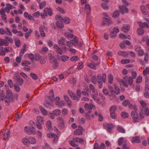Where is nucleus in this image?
Wrapping results in <instances>:
<instances>
[{"label":"nucleus","mask_w":149,"mask_h":149,"mask_svg":"<svg viewBox=\"0 0 149 149\" xmlns=\"http://www.w3.org/2000/svg\"><path fill=\"white\" fill-rule=\"evenodd\" d=\"M91 81L94 84H97V79L95 76H93L91 78Z\"/></svg>","instance_id":"13d9d810"},{"label":"nucleus","mask_w":149,"mask_h":149,"mask_svg":"<svg viewBox=\"0 0 149 149\" xmlns=\"http://www.w3.org/2000/svg\"><path fill=\"white\" fill-rule=\"evenodd\" d=\"M119 15V12L118 10H116L113 13V17L116 18L118 17Z\"/></svg>","instance_id":"c03bdc74"},{"label":"nucleus","mask_w":149,"mask_h":149,"mask_svg":"<svg viewBox=\"0 0 149 149\" xmlns=\"http://www.w3.org/2000/svg\"><path fill=\"white\" fill-rule=\"evenodd\" d=\"M39 31L40 33V35L43 37H45L46 36L42 28L40 27L39 28Z\"/></svg>","instance_id":"58836bf2"},{"label":"nucleus","mask_w":149,"mask_h":149,"mask_svg":"<svg viewBox=\"0 0 149 149\" xmlns=\"http://www.w3.org/2000/svg\"><path fill=\"white\" fill-rule=\"evenodd\" d=\"M116 109V106H112L109 109L110 113L115 112Z\"/></svg>","instance_id":"49530a36"},{"label":"nucleus","mask_w":149,"mask_h":149,"mask_svg":"<svg viewBox=\"0 0 149 149\" xmlns=\"http://www.w3.org/2000/svg\"><path fill=\"white\" fill-rule=\"evenodd\" d=\"M137 32L139 35H142L144 33V30L142 28H140L138 29Z\"/></svg>","instance_id":"de8ad7c7"},{"label":"nucleus","mask_w":149,"mask_h":149,"mask_svg":"<svg viewBox=\"0 0 149 149\" xmlns=\"http://www.w3.org/2000/svg\"><path fill=\"white\" fill-rule=\"evenodd\" d=\"M9 132L8 131L7 132L4 133L3 132L1 133V136L2 138H3V139L5 140H6L8 136Z\"/></svg>","instance_id":"aec40b11"},{"label":"nucleus","mask_w":149,"mask_h":149,"mask_svg":"<svg viewBox=\"0 0 149 149\" xmlns=\"http://www.w3.org/2000/svg\"><path fill=\"white\" fill-rule=\"evenodd\" d=\"M87 66L95 70L96 67L95 66V65L92 63H89L87 64Z\"/></svg>","instance_id":"79ce46f5"},{"label":"nucleus","mask_w":149,"mask_h":149,"mask_svg":"<svg viewBox=\"0 0 149 149\" xmlns=\"http://www.w3.org/2000/svg\"><path fill=\"white\" fill-rule=\"evenodd\" d=\"M31 64V62L28 61L24 60L22 61L21 65L22 66H27Z\"/></svg>","instance_id":"cd10ccee"},{"label":"nucleus","mask_w":149,"mask_h":149,"mask_svg":"<svg viewBox=\"0 0 149 149\" xmlns=\"http://www.w3.org/2000/svg\"><path fill=\"white\" fill-rule=\"evenodd\" d=\"M85 8L86 9L87 14L88 15L91 12V7L89 5L85 4Z\"/></svg>","instance_id":"f704fd0d"},{"label":"nucleus","mask_w":149,"mask_h":149,"mask_svg":"<svg viewBox=\"0 0 149 149\" xmlns=\"http://www.w3.org/2000/svg\"><path fill=\"white\" fill-rule=\"evenodd\" d=\"M149 68H146V69L144 70L143 71V73L144 76H145L146 74H149Z\"/></svg>","instance_id":"3c124183"},{"label":"nucleus","mask_w":149,"mask_h":149,"mask_svg":"<svg viewBox=\"0 0 149 149\" xmlns=\"http://www.w3.org/2000/svg\"><path fill=\"white\" fill-rule=\"evenodd\" d=\"M139 24L140 26L142 27H146L147 28H148V25L146 22H144L143 23L141 22H140Z\"/></svg>","instance_id":"4c0bfd02"},{"label":"nucleus","mask_w":149,"mask_h":149,"mask_svg":"<svg viewBox=\"0 0 149 149\" xmlns=\"http://www.w3.org/2000/svg\"><path fill=\"white\" fill-rule=\"evenodd\" d=\"M107 128L108 132L110 133L113 127V125L111 123L107 125Z\"/></svg>","instance_id":"c756f323"},{"label":"nucleus","mask_w":149,"mask_h":149,"mask_svg":"<svg viewBox=\"0 0 149 149\" xmlns=\"http://www.w3.org/2000/svg\"><path fill=\"white\" fill-rule=\"evenodd\" d=\"M58 58L59 60H62V61L63 62L66 61L68 60L69 59V57L66 56H59V55L58 56Z\"/></svg>","instance_id":"a211bd4d"},{"label":"nucleus","mask_w":149,"mask_h":149,"mask_svg":"<svg viewBox=\"0 0 149 149\" xmlns=\"http://www.w3.org/2000/svg\"><path fill=\"white\" fill-rule=\"evenodd\" d=\"M25 131L27 134H36V132L34 130L29 127H26L24 129Z\"/></svg>","instance_id":"9d476101"},{"label":"nucleus","mask_w":149,"mask_h":149,"mask_svg":"<svg viewBox=\"0 0 149 149\" xmlns=\"http://www.w3.org/2000/svg\"><path fill=\"white\" fill-rule=\"evenodd\" d=\"M110 116L113 119H116L117 117V115L114 112L110 113Z\"/></svg>","instance_id":"338daca9"},{"label":"nucleus","mask_w":149,"mask_h":149,"mask_svg":"<svg viewBox=\"0 0 149 149\" xmlns=\"http://www.w3.org/2000/svg\"><path fill=\"white\" fill-rule=\"evenodd\" d=\"M79 59V57L77 56H74L70 58V60L72 61H77Z\"/></svg>","instance_id":"603ef678"},{"label":"nucleus","mask_w":149,"mask_h":149,"mask_svg":"<svg viewBox=\"0 0 149 149\" xmlns=\"http://www.w3.org/2000/svg\"><path fill=\"white\" fill-rule=\"evenodd\" d=\"M117 130L120 132L124 133L125 131L124 129L122 127H118L117 128Z\"/></svg>","instance_id":"774afa93"},{"label":"nucleus","mask_w":149,"mask_h":149,"mask_svg":"<svg viewBox=\"0 0 149 149\" xmlns=\"http://www.w3.org/2000/svg\"><path fill=\"white\" fill-rule=\"evenodd\" d=\"M72 44L75 46H78L79 47H81L83 45V43L82 42H79L78 38L77 37H75L74 38V40H72Z\"/></svg>","instance_id":"0eeeda50"},{"label":"nucleus","mask_w":149,"mask_h":149,"mask_svg":"<svg viewBox=\"0 0 149 149\" xmlns=\"http://www.w3.org/2000/svg\"><path fill=\"white\" fill-rule=\"evenodd\" d=\"M121 30L125 33H127L130 30V26L128 24H124L123 25Z\"/></svg>","instance_id":"ddd939ff"},{"label":"nucleus","mask_w":149,"mask_h":149,"mask_svg":"<svg viewBox=\"0 0 149 149\" xmlns=\"http://www.w3.org/2000/svg\"><path fill=\"white\" fill-rule=\"evenodd\" d=\"M122 116L124 118H127L129 116V114L128 113L125 112H123L122 113Z\"/></svg>","instance_id":"09e8293b"},{"label":"nucleus","mask_w":149,"mask_h":149,"mask_svg":"<svg viewBox=\"0 0 149 149\" xmlns=\"http://www.w3.org/2000/svg\"><path fill=\"white\" fill-rule=\"evenodd\" d=\"M142 13L145 15L147 14V12L145 11L146 8L144 6H142L140 7Z\"/></svg>","instance_id":"8fccbe9b"},{"label":"nucleus","mask_w":149,"mask_h":149,"mask_svg":"<svg viewBox=\"0 0 149 149\" xmlns=\"http://www.w3.org/2000/svg\"><path fill=\"white\" fill-rule=\"evenodd\" d=\"M114 88L115 91H114L115 94L118 95L120 93V89L118 86L116 85H114Z\"/></svg>","instance_id":"e433bc0d"},{"label":"nucleus","mask_w":149,"mask_h":149,"mask_svg":"<svg viewBox=\"0 0 149 149\" xmlns=\"http://www.w3.org/2000/svg\"><path fill=\"white\" fill-rule=\"evenodd\" d=\"M119 82L126 87H128L127 82L129 85L131 86L133 83V79L132 77H129L127 76H125L123 78V79H120Z\"/></svg>","instance_id":"f03ea898"},{"label":"nucleus","mask_w":149,"mask_h":149,"mask_svg":"<svg viewBox=\"0 0 149 149\" xmlns=\"http://www.w3.org/2000/svg\"><path fill=\"white\" fill-rule=\"evenodd\" d=\"M108 89L110 92V93L109 94V96L114 97H116V95L115 94L113 87L111 86H108Z\"/></svg>","instance_id":"f8f14e48"},{"label":"nucleus","mask_w":149,"mask_h":149,"mask_svg":"<svg viewBox=\"0 0 149 149\" xmlns=\"http://www.w3.org/2000/svg\"><path fill=\"white\" fill-rule=\"evenodd\" d=\"M81 130L79 129H76L74 131V134L75 135H81L83 134L82 131L84 130L83 128H81Z\"/></svg>","instance_id":"4468645a"},{"label":"nucleus","mask_w":149,"mask_h":149,"mask_svg":"<svg viewBox=\"0 0 149 149\" xmlns=\"http://www.w3.org/2000/svg\"><path fill=\"white\" fill-rule=\"evenodd\" d=\"M95 107V106L93 104H88L87 103L85 104L84 106L85 110L88 111L89 113H91V110Z\"/></svg>","instance_id":"1a4fd4ad"},{"label":"nucleus","mask_w":149,"mask_h":149,"mask_svg":"<svg viewBox=\"0 0 149 149\" xmlns=\"http://www.w3.org/2000/svg\"><path fill=\"white\" fill-rule=\"evenodd\" d=\"M4 50L6 52H12V48L10 47H5L4 48Z\"/></svg>","instance_id":"5fc2aeb1"},{"label":"nucleus","mask_w":149,"mask_h":149,"mask_svg":"<svg viewBox=\"0 0 149 149\" xmlns=\"http://www.w3.org/2000/svg\"><path fill=\"white\" fill-rule=\"evenodd\" d=\"M65 39L64 37H62L58 41V44L60 46H63L65 45Z\"/></svg>","instance_id":"412c9836"},{"label":"nucleus","mask_w":149,"mask_h":149,"mask_svg":"<svg viewBox=\"0 0 149 149\" xmlns=\"http://www.w3.org/2000/svg\"><path fill=\"white\" fill-rule=\"evenodd\" d=\"M90 89L92 91V93L95 94V95H97V92L96 91V89L94 86L92 84L89 85Z\"/></svg>","instance_id":"393cba45"},{"label":"nucleus","mask_w":149,"mask_h":149,"mask_svg":"<svg viewBox=\"0 0 149 149\" xmlns=\"http://www.w3.org/2000/svg\"><path fill=\"white\" fill-rule=\"evenodd\" d=\"M31 77L34 80H36L38 79V77L36 74L33 72H31L30 74Z\"/></svg>","instance_id":"473e14b6"},{"label":"nucleus","mask_w":149,"mask_h":149,"mask_svg":"<svg viewBox=\"0 0 149 149\" xmlns=\"http://www.w3.org/2000/svg\"><path fill=\"white\" fill-rule=\"evenodd\" d=\"M14 79L15 80L16 83L19 85H21L24 83V81L21 76L18 75L15 76Z\"/></svg>","instance_id":"6e6552de"},{"label":"nucleus","mask_w":149,"mask_h":149,"mask_svg":"<svg viewBox=\"0 0 149 149\" xmlns=\"http://www.w3.org/2000/svg\"><path fill=\"white\" fill-rule=\"evenodd\" d=\"M111 23V20L107 18H104L102 24L103 25H109Z\"/></svg>","instance_id":"2eb2a0df"},{"label":"nucleus","mask_w":149,"mask_h":149,"mask_svg":"<svg viewBox=\"0 0 149 149\" xmlns=\"http://www.w3.org/2000/svg\"><path fill=\"white\" fill-rule=\"evenodd\" d=\"M65 36L67 38H72L74 37L73 34L70 33L69 32H66L65 34Z\"/></svg>","instance_id":"2f4dec72"},{"label":"nucleus","mask_w":149,"mask_h":149,"mask_svg":"<svg viewBox=\"0 0 149 149\" xmlns=\"http://www.w3.org/2000/svg\"><path fill=\"white\" fill-rule=\"evenodd\" d=\"M141 142V140L140 139L139 136H136L132 137V143H140Z\"/></svg>","instance_id":"dca6fc26"},{"label":"nucleus","mask_w":149,"mask_h":149,"mask_svg":"<svg viewBox=\"0 0 149 149\" xmlns=\"http://www.w3.org/2000/svg\"><path fill=\"white\" fill-rule=\"evenodd\" d=\"M130 62V60L129 59L122 60L121 61V63L123 64L129 63Z\"/></svg>","instance_id":"0e129e2a"},{"label":"nucleus","mask_w":149,"mask_h":149,"mask_svg":"<svg viewBox=\"0 0 149 149\" xmlns=\"http://www.w3.org/2000/svg\"><path fill=\"white\" fill-rule=\"evenodd\" d=\"M8 84L9 87L12 88L13 86V84L11 80H9L8 81Z\"/></svg>","instance_id":"69168bd1"},{"label":"nucleus","mask_w":149,"mask_h":149,"mask_svg":"<svg viewBox=\"0 0 149 149\" xmlns=\"http://www.w3.org/2000/svg\"><path fill=\"white\" fill-rule=\"evenodd\" d=\"M29 143L32 144H35L36 143V140L33 137H30L29 138Z\"/></svg>","instance_id":"c85d7f7f"},{"label":"nucleus","mask_w":149,"mask_h":149,"mask_svg":"<svg viewBox=\"0 0 149 149\" xmlns=\"http://www.w3.org/2000/svg\"><path fill=\"white\" fill-rule=\"evenodd\" d=\"M36 119L38 122L37 123L41 124H44L43 119L40 116H38L37 117Z\"/></svg>","instance_id":"4be33fe9"},{"label":"nucleus","mask_w":149,"mask_h":149,"mask_svg":"<svg viewBox=\"0 0 149 149\" xmlns=\"http://www.w3.org/2000/svg\"><path fill=\"white\" fill-rule=\"evenodd\" d=\"M73 94L72 97H71L72 99L74 100H76L77 101H79V99L74 93H73Z\"/></svg>","instance_id":"bf43d9fd"},{"label":"nucleus","mask_w":149,"mask_h":149,"mask_svg":"<svg viewBox=\"0 0 149 149\" xmlns=\"http://www.w3.org/2000/svg\"><path fill=\"white\" fill-rule=\"evenodd\" d=\"M52 113L55 116H58L61 113V111L59 109H56L53 111Z\"/></svg>","instance_id":"5701e85b"},{"label":"nucleus","mask_w":149,"mask_h":149,"mask_svg":"<svg viewBox=\"0 0 149 149\" xmlns=\"http://www.w3.org/2000/svg\"><path fill=\"white\" fill-rule=\"evenodd\" d=\"M39 3V8L40 9H42L44 7L46 6V3L44 1H42L41 3Z\"/></svg>","instance_id":"a18cd8bd"},{"label":"nucleus","mask_w":149,"mask_h":149,"mask_svg":"<svg viewBox=\"0 0 149 149\" xmlns=\"http://www.w3.org/2000/svg\"><path fill=\"white\" fill-rule=\"evenodd\" d=\"M101 6L102 8L104 10H107L109 8V6L106 3H102L101 4Z\"/></svg>","instance_id":"ea45409f"},{"label":"nucleus","mask_w":149,"mask_h":149,"mask_svg":"<svg viewBox=\"0 0 149 149\" xmlns=\"http://www.w3.org/2000/svg\"><path fill=\"white\" fill-rule=\"evenodd\" d=\"M109 82V83L111 84L113 80V76L111 74H109L108 76Z\"/></svg>","instance_id":"a19ab883"},{"label":"nucleus","mask_w":149,"mask_h":149,"mask_svg":"<svg viewBox=\"0 0 149 149\" xmlns=\"http://www.w3.org/2000/svg\"><path fill=\"white\" fill-rule=\"evenodd\" d=\"M118 54L120 56H126L128 55V53L125 51H119Z\"/></svg>","instance_id":"a878e982"},{"label":"nucleus","mask_w":149,"mask_h":149,"mask_svg":"<svg viewBox=\"0 0 149 149\" xmlns=\"http://www.w3.org/2000/svg\"><path fill=\"white\" fill-rule=\"evenodd\" d=\"M40 12L38 11L35 13H33L32 15V16L34 17L37 18L40 16Z\"/></svg>","instance_id":"4d7b16f0"},{"label":"nucleus","mask_w":149,"mask_h":149,"mask_svg":"<svg viewBox=\"0 0 149 149\" xmlns=\"http://www.w3.org/2000/svg\"><path fill=\"white\" fill-rule=\"evenodd\" d=\"M123 3H124L121 6H120L119 8L122 14H124L125 13H127L128 10L126 6H128V3L125 0H123Z\"/></svg>","instance_id":"7ed1b4c3"},{"label":"nucleus","mask_w":149,"mask_h":149,"mask_svg":"<svg viewBox=\"0 0 149 149\" xmlns=\"http://www.w3.org/2000/svg\"><path fill=\"white\" fill-rule=\"evenodd\" d=\"M62 21L66 24H69L70 22V19L68 17H64L63 18Z\"/></svg>","instance_id":"c9c22d12"},{"label":"nucleus","mask_w":149,"mask_h":149,"mask_svg":"<svg viewBox=\"0 0 149 149\" xmlns=\"http://www.w3.org/2000/svg\"><path fill=\"white\" fill-rule=\"evenodd\" d=\"M143 110L141 109V111L139 113L140 118H141V119H143L144 118V116H143Z\"/></svg>","instance_id":"680f3d73"},{"label":"nucleus","mask_w":149,"mask_h":149,"mask_svg":"<svg viewBox=\"0 0 149 149\" xmlns=\"http://www.w3.org/2000/svg\"><path fill=\"white\" fill-rule=\"evenodd\" d=\"M131 116L133 118V120L134 122H138L137 119L139 118V115L136 111H132Z\"/></svg>","instance_id":"9b49d317"},{"label":"nucleus","mask_w":149,"mask_h":149,"mask_svg":"<svg viewBox=\"0 0 149 149\" xmlns=\"http://www.w3.org/2000/svg\"><path fill=\"white\" fill-rule=\"evenodd\" d=\"M56 25L57 27L60 28H63L64 27V25L62 22V21H57L56 23Z\"/></svg>","instance_id":"7c9ffc66"},{"label":"nucleus","mask_w":149,"mask_h":149,"mask_svg":"<svg viewBox=\"0 0 149 149\" xmlns=\"http://www.w3.org/2000/svg\"><path fill=\"white\" fill-rule=\"evenodd\" d=\"M88 89L87 88H85L84 89V90L81 91V94L84 96L88 97L89 95L88 93Z\"/></svg>","instance_id":"bb28decb"},{"label":"nucleus","mask_w":149,"mask_h":149,"mask_svg":"<svg viewBox=\"0 0 149 149\" xmlns=\"http://www.w3.org/2000/svg\"><path fill=\"white\" fill-rule=\"evenodd\" d=\"M77 96L79 98L81 97V90L80 89H78L77 90L76 92Z\"/></svg>","instance_id":"6e6d98bb"},{"label":"nucleus","mask_w":149,"mask_h":149,"mask_svg":"<svg viewBox=\"0 0 149 149\" xmlns=\"http://www.w3.org/2000/svg\"><path fill=\"white\" fill-rule=\"evenodd\" d=\"M22 55H23L22 54H20L19 56H17L16 58V61L18 63H20L21 62V58L22 57Z\"/></svg>","instance_id":"e2e57ef3"},{"label":"nucleus","mask_w":149,"mask_h":149,"mask_svg":"<svg viewBox=\"0 0 149 149\" xmlns=\"http://www.w3.org/2000/svg\"><path fill=\"white\" fill-rule=\"evenodd\" d=\"M117 36V34L115 33L114 31H111L110 33V36L111 38H114Z\"/></svg>","instance_id":"052dcab7"},{"label":"nucleus","mask_w":149,"mask_h":149,"mask_svg":"<svg viewBox=\"0 0 149 149\" xmlns=\"http://www.w3.org/2000/svg\"><path fill=\"white\" fill-rule=\"evenodd\" d=\"M22 142L25 145H26L29 143V139H28L27 138H24L22 140Z\"/></svg>","instance_id":"37998d69"},{"label":"nucleus","mask_w":149,"mask_h":149,"mask_svg":"<svg viewBox=\"0 0 149 149\" xmlns=\"http://www.w3.org/2000/svg\"><path fill=\"white\" fill-rule=\"evenodd\" d=\"M51 101H54L55 100L54 94L53 91L52 89L51 90L49 93V95L48 96Z\"/></svg>","instance_id":"f3484780"},{"label":"nucleus","mask_w":149,"mask_h":149,"mask_svg":"<svg viewBox=\"0 0 149 149\" xmlns=\"http://www.w3.org/2000/svg\"><path fill=\"white\" fill-rule=\"evenodd\" d=\"M48 58L49 59L50 62L54 64V67H57L58 66V63L56 59L54 56H52L51 53H49L48 54Z\"/></svg>","instance_id":"39448f33"},{"label":"nucleus","mask_w":149,"mask_h":149,"mask_svg":"<svg viewBox=\"0 0 149 149\" xmlns=\"http://www.w3.org/2000/svg\"><path fill=\"white\" fill-rule=\"evenodd\" d=\"M6 93L7 95L5 97L4 100L6 103V104L7 106H8L10 104V102H13L14 100L12 92L10 90H7Z\"/></svg>","instance_id":"f257e3e1"},{"label":"nucleus","mask_w":149,"mask_h":149,"mask_svg":"<svg viewBox=\"0 0 149 149\" xmlns=\"http://www.w3.org/2000/svg\"><path fill=\"white\" fill-rule=\"evenodd\" d=\"M64 100L66 101V103H67L68 106L69 107H71L72 105V102L69 97L67 95H64Z\"/></svg>","instance_id":"6ab92c4d"},{"label":"nucleus","mask_w":149,"mask_h":149,"mask_svg":"<svg viewBox=\"0 0 149 149\" xmlns=\"http://www.w3.org/2000/svg\"><path fill=\"white\" fill-rule=\"evenodd\" d=\"M43 13H41L40 15L43 19H45V17L47 16L48 15L51 16L52 15V12L50 8H45L43 10Z\"/></svg>","instance_id":"20e7f679"},{"label":"nucleus","mask_w":149,"mask_h":149,"mask_svg":"<svg viewBox=\"0 0 149 149\" xmlns=\"http://www.w3.org/2000/svg\"><path fill=\"white\" fill-rule=\"evenodd\" d=\"M40 110L42 114L44 116H46L47 115V110L45 108H43L42 107H40Z\"/></svg>","instance_id":"72a5a7b5"},{"label":"nucleus","mask_w":149,"mask_h":149,"mask_svg":"<svg viewBox=\"0 0 149 149\" xmlns=\"http://www.w3.org/2000/svg\"><path fill=\"white\" fill-rule=\"evenodd\" d=\"M47 136L50 138H53V142L55 143L58 140V136L56 134L52 132H49L47 134Z\"/></svg>","instance_id":"423d86ee"},{"label":"nucleus","mask_w":149,"mask_h":149,"mask_svg":"<svg viewBox=\"0 0 149 149\" xmlns=\"http://www.w3.org/2000/svg\"><path fill=\"white\" fill-rule=\"evenodd\" d=\"M47 127L48 130L49 131H51L52 130V124L51 121H48L46 123Z\"/></svg>","instance_id":"b1692460"},{"label":"nucleus","mask_w":149,"mask_h":149,"mask_svg":"<svg viewBox=\"0 0 149 149\" xmlns=\"http://www.w3.org/2000/svg\"><path fill=\"white\" fill-rule=\"evenodd\" d=\"M132 72V74L133 79H135L136 77L137 74L136 72L133 70V69H131Z\"/></svg>","instance_id":"864d4df0"}]
</instances>
